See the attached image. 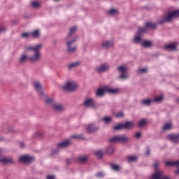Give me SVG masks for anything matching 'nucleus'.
Here are the masks:
<instances>
[{
    "instance_id": "nucleus-25",
    "label": "nucleus",
    "mask_w": 179,
    "mask_h": 179,
    "mask_svg": "<svg viewBox=\"0 0 179 179\" xmlns=\"http://www.w3.org/2000/svg\"><path fill=\"white\" fill-rule=\"evenodd\" d=\"M80 65V62H76L75 63H71L69 66V69H72V68H78Z\"/></svg>"
},
{
    "instance_id": "nucleus-24",
    "label": "nucleus",
    "mask_w": 179,
    "mask_h": 179,
    "mask_svg": "<svg viewBox=\"0 0 179 179\" xmlns=\"http://www.w3.org/2000/svg\"><path fill=\"white\" fill-rule=\"evenodd\" d=\"M32 37L34 38H38L40 37V30L36 29L31 33Z\"/></svg>"
},
{
    "instance_id": "nucleus-53",
    "label": "nucleus",
    "mask_w": 179,
    "mask_h": 179,
    "mask_svg": "<svg viewBox=\"0 0 179 179\" xmlns=\"http://www.w3.org/2000/svg\"><path fill=\"white\" fill-rule=\"evenodd\" d=\"M157 166H159V164H158L157 163H155V169H157Z\"/></svg>"
},
{
    "instance_id": "nucleus-49",
    "label": "nucleus",
    "mask_w": 179,
    "mask_h": 179,
    "mask_svg": "<svg viewBox=\"0 0 179 179\" xmlns=\"http://www.w3.org/2000/svg\"><path fill=\"white\" fill-rule=\"evenodd\" d=\"M47 179H55V176H48L47 177Z\"/></svg>"
},
{
    "instance_id": "nucleus-8",
    "label": "nucleus",
    "mask_w": 179,
    "mask_h": 179,
    "mask_svg": "<svg viewBox=\"0 0 179 179\" xmlns=\"http://www.w3.org/2000/svg\"><path fill=\"white\" fill-rule=\"evenodd\" d=\"M20 163H33L34 162V157L29 155H24L20 157Z\"/></svg>"
},
{
    "instance_id": "nucleus-13",
    "label": "nucleus",
    "mask_w": 179,
    "mask_h": 179,
    "mask_svg": "<svg viewBox=\"0 0 179 179\" xmlns=\"http://www.w3.org/2000/svg\"><path fill=\"white\" fill-rule=\"evenodd\" d=\"M34 87L35 90H36V92H38L41 94V96H44V93L41 92V84L38 81H35L34 83Z\"/></svg>"
},
{
    "instance_id": "nucleus-4",
    "label": "nucleus",
    "mask_w": 179,
    "mask_h": 179,
    "mask_svg": "<svg viewBox=\"0 0 179 179\" xmlns=\"http://www.w3.org/2000/svg\"><path fill=\"white\" fill-rule=\"evenodd\" d=\"M46 104H52V107L53 109L55 111H64V110H65V108L64 107V106L59 104V103H54V99L49 98L48 99H46L45 101Z\"/></svg>"
},
{
    "instance_id": "nucleus-19",
    "label": "nucleus",
    "mask_w": 179,
    "mask_h": 179,
    "mask_svg": "<svg viewBox=\"0 0 179 179\" xmlns=\"http://www.w3.org/2000/svg\"><path fill=\"white\" fill-rule=\"evenodd\" d=\"M122 125L123 129H131V128H134V122H126Z\"/></svg>"
},
{
    "instance_id": "nucleus-27",
    "label": "nucleus",
    "mask_w": 179,
    "mask_h": 179,
    "mask_svg": "<svg viewBox=\"0 0 179 179\" xmlns=\"http://www.w3.org/2000/svg\"><path fill=\"white\" fill-rule=\"evenodd\" d=\"M136 160H138V157H136V156L127 157L128 163H131V162H136Z\"/></svg>"
},
{
    "instance_id": "nucleus-9",
    "label": "nucleus",
    "mask_w": 179,
    "mask_h": 179,
    "mask_svg": "<svg viewBox=\"0 0 179 179\" xmlns=\"http://www.w3.org/2000/svg\"><path fill=\"white\" fill-rule=\"evenodd\" d=\"M0 163L2 164H13V159L9 157H2L0 155Z\"/></svg>"
},
{
    "instance_id": "nucleus-44",
    "label": "nucleus",
    "mask_w": 179,
    "mask_h": 179,
    "mask_svg": "<svg viewBox=\"0 0 179 179\" xmlns=\"http://www.w3.org/2000/svg\"><path fill=\"white\" fill-rule=\"evenodd\" d=\"M72 138H76L77 139H83V135L73 136Z\"/></svg>"
},
{
    "instance_id": "nucleus-16",
    "label": "nucleus",
    "mask_w": 179,
    "mask_h": 179,
    "mask_svg": "<svg viewBox=\"0 0 179 179\" xmlns=\"http://www.w3.org/2000/svg\"><path fill=\"white\" fill-rule=\"evenodd\" d=\"M87 129L88 134H93V132H96L99 129V127H94V124H89L87 126Z\"/></svg>"
},
{
    "instance_id": "nucleus-26",
    "label": "nucleus",
    "mask_w": 179,
    "mask_h": 179,
    "mask_svg": "<svg viewBox=\"0 0 179 179\" xmlns=\"http://www.w3.org/2000/svg\"><path fill=\"white\" fill-rule=\"evenodd\" d=\"M146 124H148V120L143 119V120H140V122H138V127H139V128H142V127H145V125H146Z\"/></svg>"
},
{
    "instance_id": "nucleus-30",
    "label": "nucleus",
    "mask_w": 179,
    "mask_h": 179,
    "mask_svg": "<svg viewBox=\"0 0 179 179\" xmlns=\"http://www.w3.org/2000/svg\"><path fill=\"white\" fill-rule=\"evenodd\" d=\"M171 127H173L171 123H166L164 125L163 129L164 131H167V129H171Z\"/></svg>"
},
{
    "instance_id": "nucleus-21",
    "label": "nucleus",
    "mask_w": 179,
    "mask_h": 179,
    "mask_svg": "<svg viewBox=\"0 0 179 179\" xmlns=\"http://www.w3.org/2000/svg\"><path fill=\"white\" fill-rule=\"evenodd\" d=\"M145 27L147 29H156V27H157V24L152 22H147L145 24Z\"/></svg>"
},
{
    "instance_id": "nucleus-50",
    "label": "nucleus",
    "mask_w": 179,
    "mask_h": 179,
    "mask_svg": "<svg viewBox=\"0 0 179 179\" xmlns=\"http://www.w3.org/2000/svg\"><path fill=\"white\" fill-rule=\"evenodd\" d=\"M20 148H24V143L23 142L20 143Z\"/></svg>"
},
{
    "instance_id": "nucleus-51",
    "label": "nucleus",
    "mask_w": 179,
    "mask_h": 179,
    "mask_svg": "<svg viewBox=\"0 0 179 179\" xmlns=\"http://www.w3.org/2000/svg\"><path fill=\"white\" fill-rule=\"evenodd\" d=\"M2 31H5L4 27H0V33H2Z\"/></svg>"
},
{
    "instance_id": "nucleus-23",
    "label": "nucleus",
    "mask_w": 179,
    "mask_h": 179,
    "mask_svg": "<svg viewBox=\"0 0 179 179\" xmlns=\"http://www.w3.org/2000/svg\"><path fill=\"white\" fill-rule=\"evenodd\" d=\"M163 96H155L154 99H152V103H160V101H163Z\"/></svg>"
},
{
    "instance_id": "nucleus-22",
    "label": "nucleus",
    "mask_w": 179,
    "mask_h": 179,
    "mask_svg": "<svg viewBox=\"0 0 179 179\" xmlns=\"http://www.w3.org/2000/svg\"><path fill=\"white\" fill-rule=\"evenodd\" d=\"M153 103L152 99H144L141 101L143 106H150Z\"/></svg>"
},
{
    "instance_id": "nucleus-47",
    "label": "nucleus",
    "mask_w": 179,
    "mask_h": 179,
    "mask_svg": "<svg viewBox=\"0 0 179 179\" xmlns=\"http://www.w3.org/2000/svg\"><path fill=\"white\" fill-rule=\"evenodd\" d=\"M141 136H142V134L140 132L136 133L135 135L136 138H141Z\"/></svg>"
},
{
    "instance_id": "nucleus-41",
    "label": "nucleus",
    "mask_w": 179,
    "mask_h": 179,
    "mask_svg": "<svg viewBox=\"0 0 179 179\" xmlns=\"http://www.w3.org/2000/svg\"><path fill=\"white\" fill-rule=\"evenodd\" d=\"M116 118H122L124 117L123 112H119L117 114L115 115Z\"/></svg>"
},
{
    "instance_id": "nucleus-5",
    "label": "nucleus",
    "mask_w": 179,
    "mask_h": 179,
    "mask_svg": "<svg viewBox=\"0 0 179 179\" xmlns=\"http://www.w3.org/2000/svg\"><path fill=\"white\" fill-rule=\"evenodd\" d=\"M63 89L68 92H74V90L78 89V85L75 81H69L63 86Z\"/></svg>"
},
{
    "instance_id": "nucleus-42",
    "label": "nucleus",
    "mask_w": 179,
    "mask_h": 179,
    "mask_svg": "<svg viewBox=\"0 0 179 179\" xmlns=\"http://www.w3.org/2000/svg\"><path fill=\"white\" fill-rule=\"evenodd\" d=\"M142 41V38H140V36H136L134 38V43H141Z\"/></svg>"
},
{
    "instance_id": "nucleus-12",
    "label": "nucleus",
    "mask_w": 179,
    "mask_h": 179,
    "mask_svg": "<svg viewBox=\"0 0 179 179\" xmlns=\"http://www.w3.org/2000/svg\"><path fill=\"white\" fill-rule=\"evenodd\" d=\"M168 139L171 141V142H173L174 143H177L179 141V134H169L167 136Z\"/></svg>"
},
{
    "instance_id": "nucleus-18",
    "label": "nucleus",
    "mask_w": 179,
    "mask_h": 179,
    "mask_svg": "<svg viewBox=\"0 0 179 179\" xmlns=\"http://www.w3.org/2000/svg\"><path fill=\"white\" fill-rule=\"evenodd\" d=\"M114 45V43L111 41H106L102 43L103 48H110V47H113Z\"/></svg>"
},
{
    "instance_id": "nucleus-45",
    "label": "nucleus",
    "mask_w": 179,
    "mask_h": 179,
    "mask_svg": "<svg viewBox=\"0 0 179 179\" xmlns=\"http://www.w3.org/2000/svg\"><path fill=\"white\" fill-rule=\"evenodd\" d=\"M138 72H141V73H143L145 72H148V69H140L138 70Z\"/></svg>"
},
{
    "instance_id": "nucleus-14",
    "label": "nucleus",
    "mask_w": 179,
    "mask_h": 179,
    "mask_svg": "<svg viewBox=\"0 0 179 179\" xmlns=\"http://www.w3.org/2000/svg\"><path fill=\"white\" fill-rule=\"evenodd\" d=\"M84 106H85V107H92V108H94V101L91 98L85 99L84 101Z\"/></svg>"
},
{
    "instance_id": "nucleus-31",
    "label": "nucleus",
    "mask_w": 179,
    "mask_h": 179,
    "mask_svg": "<svg viewBox=\"0 0 179 179\" xmlns=\"http://www.w3.org/2000/svg\"><path fill=\"white\" fill-rule=\"evenodd\" d=\"M87 161V157L86 156L78 157V162H80V163H86Z\"/></svg>"
},
{
    "instance_id": "nucleus-54",
    "label": "nucleus",
    "mask_w": 179,
    "mask_h": 179,
    "mask_svg": "<svg viewBox=\"0 0 179 179\" xmlns=\"http://www.w3.org/2000/svg\"><path fill=\"white\" fill-rule=\"evenodd\" d=\"M52 153H55V150H54V151L52 152Z\"/></svg>"
},
{
    "instance_id": "nucleus-29",
    "label": "nucleus",
    "mask_w": 179,
    "mask_h": 179,
    "mask_svg": "<svg viewBox=\"0 0 179 179\" xmlns=\"http://www.w3.org/2000/svg\"><path fill=\"white\" fill-rule=\"evenodd\" d=\"M110 166L112 170H113L114 171H120V169H121V167H120L118 164H113L110 165Z\"/></svg>"
},
{
    "instance_id": "nucleus-43",
    "label": "nucleus",
    "mask_w": 179,
    "mask_h": 179,
    "mask_svg": "<svg viewBox=\"0 0 179 179\" xmlns=\"http://www.w3.org/2000/svg\"><path fill=\"white\" fill-rule=\"evenodd\" d=\"M145 31H146V29H145V28H139L138 29V33H145Z\"/></svg>"
},
{
    "instance_id": "nucleus-11",
    "label": "nucleus",
    "mask_w": 179,
    "mask_h": 179,
    "mask_svg": "<svg viewBox=\"0 0 179 179\" xmlns=\"http://www.w3.org/2000/svg\"><path fill=\"white\" fill-rule=\"evenodd\" d=\"M109 68L110 66H108V64H102L101 66L96 67V70L98 73H103V72L108 71Z\"/></svg>"
},
{
    "instance_id": "nucleus-35",
    "label": "nucleus",
    "mask_w": 179,
    "mask_h": 179,
    "mask_svg": "<svg viewBox=\"0 0 179 179\" xmlns=\"http://www.w3.org/2000/svg\"><path fill=\"white\" fill-rule=\"evenodd\" d=\"M95 156H97L98 157H103V151H101V150H99L95 152Z\"/></svg>"
},
{
    "instance_id": "nucleus-38",
    "label": "nucleus",
    "mask_w": 179,
    "mask_h": 179,
    "mask_svg": "<svg viewBox=\"0 0 179 179\" xmlns=\"http://www.w3.org/2000/svg\"><path fill=\"white\" fill-rule=\"evenodd\" d=\"M33 8H40V2L38 1H34L32 2Z\"/></svg>"
},
{
    "instance_id": "nucleus-36",
    "label": "nucleus",
    "mask_w": 179,
    "mask_h": 179,
    "mask_svg": "<svg viewBox=\"0 0 179 179\" xmlns=\"http://www.w3.org/2000/svg\"><path fill=\"white\" fill-rule=\"evenodd\" d=\"M97 178H103L104 177V172H98L96 175Z\"/></svg>"
},
{
    "instance_id": "nucleus-33",
    "label": "nucleus",
    "mask_w": 179,
    "mask_h": 179,
    "mask_svg": "<svg viewBox=\"0 0 179 179\" xmlns=\"http://www.w3.org/2000/svg\"><path fill=\"white\" fill-rule=\"evenodd\" d=\"M114 131H120V129H124V126L122 124L113 127Z\"/></svg>"
},
{
    "instance_id": "nucleus-10",
    "label": "nucleus",
    "mask_w": 179,
    "mask_h": 179,
    "mask_svg": "<svg viewBox=\"0 0 179 179\" xmlns=\"http://www.w3.org/2000/svg\"><path fill=\"white\" fill-rule=\"evenodd\" d=\"M75 41H76V39H73L66 43L68 52H73L75 50H76V46H73L72 48V45L73 44V43H75Z\"/></svg>"
},
{
    "instance_id": "nucleus-28",
    "label": "nucleus",
    "mask_w": 179,
    "mask_h": 179,
    "mask_svg": "<svg viewBox=\"0 0 179 179\" xmlns=\"http://www.w3.org/2000/svg\"><path fill=\"white\" fill-rule=\"evenodd\" d=\"M76 33V27H73L71 28L70 31L68 34L67 38H69L72 34H75Z\"/></svg>"
},
{
    "instance_id": "nucleus-15",
    "label": "nucleus",
    "mask_w": 179,
    "mask_h": 179,
    "mask_svg": "<svg viewBox=\"0 0 179 179\" xmlns=\"http://www.w3.org/2000/svg\"><path fill=\"white\" fill-rule=\"evenodd\" d=\"M166 166H176L178 170L176 171V174H179V161L171 162L169 161L165 162Z\"/></svg>"
},
{
    "instance_id": "nucleus-39",
    "label": "nucleus",
    "mask_w": 179,
    "mask_h": 179,
    "mask_svg": "<svg viewBox=\"0 0 179 179\" xmlns=\"http://www.w3.org/2000/svg\"><path fill=\"white\" fill-rule=\"evenodd\" d=\"M22 37H23V38H27V37H30V32H24L22 34Z\"/></svg>"
},
{
    "instance_id": "nucleus-46",
    "label": "nucleus",
    "mask_w": 179,
    "mask_h": 179,
    "mask_svg": "<svg viewBox=\"0 0 179 179\" xmlns=\"http://www.w3.org/2000/svg\"><path fill=\"white\" fill-rule=\"evenodd\" d=\"M146 156H149L150 155V149L148 147L146 152H145Z\"/></svg>"
},
{
    "instance_id": "nucleus-34",
    "label": "nucleus",
    "mask_w": 179,
    "mask_h": 179,
    "mask_svg": "<svg viewBox=\"0 0 179 179\" xmlns=\"http://www.w3.org/2000/svg\"><path fill=\"white\" fill-rule=\"evenodd\" d=\"M114 152V148L113 147H108L106 149V153H108V155H112V153Z\"/></svg>"
},
{
    "instance_id": "nucleus-40",
    "label": "nucleus",
    "mask_w": 179,
    "mask_h": 179,
    "mask_svg": "<svg viewBox=\"0 0 179 179\" xmlns=\"http://www.w3.org/2000/svg\"><path fill=\"white\" fill-rule=\"evenodd\" d=\"M103 120L104 121V122H106V124H108V122H111V117H104L103 119Z\"/></svg>"
},
{
    "instance_id": "nucleus-20",
    "label": "nucleus",
    "mask_w": 179,
    "mask_h": 179,
    "mask_svg": "<svg viewBox=\"0 0 179 179\" xmlns=\"http://www.w3.org/2000/svg\"><path fill=\"white\" fill-rule=\"evenodd\" d=\"M71 145V140H67L57 144L58 148H68Z\"/></svg>"
},
{
    "instance_id": "nucleus-55",
    "label": "nucleus",
    "mask_w": 179,
    "mask_h": 179,
    "mask_svg": "<svg viewBox=\"0 0 179 179\" xmlns=\"http://www.w3.org/2000/svg\"><path fill=\"white\" fill-rule=\"evenodd\" d=\"M55 1H58V0H55Z\"/></svg>"
},
{
    "instance_id": "nucleus-52",
    "label": "nucleus",
    "mask_w": 179,
    "mask_h": 179,
    "mask_svg": "<svg viewBox=\"0 0 179 179\" xmlns=\"http://www.w3.org/2000/svg\"><path fill=\"white\" fill-rule=\"evenodd\" d=\"M66 163H67V164H71V159H66Z\"/></svg>"
},
{
    "instance_id": "nucleus-48",
    "label": "nucleus",
    "mask_w": 179,
    "mask_h": 179,
    "mask_svg": "<svg viewBox=\"0 0 179 179\" xmlns=\"http://www.w3.org/2000/svg\"><path fill=\"white\" fill-rule=\"evenodd\" d=\"M36 135V136H38V138H41V136H43V134H41V132H37Z\"/></svg>"
},
{
    "instance_id": "nucleus-37",
    "label": "nucleus",
    "mask_w": 179,
    "mask_h": 179,
    "mask_svg": "<svg viewBox=\"0 0 179 179\" xmlns=\"http://www.w3.org/2000/svg\"><path fill=\"white\" fill-rule=\"evenodd\" d=\"M108 13H109V15H114L115 13H118V10L115 9H110L108 11Z\"/></svg>"
},
{
    "instance_id": "nucleus-17",
    "label": "nucleus",
    "mask_w": 179,
    "mask_h": 179,
    "mask_svg": "<svg viewBox=\"0 0 179 179\" xmlns=\"http://www.w3.org/2000/svg\"><path fill=\"white\" fill-rule=\"evenodd\" d=\"M177 47V44L176 43H171L169 45L164 46V50L166 51H174L176 50V48Z\"/></svg>"
},
{
    "instance_id": "nucleus-3",
    "label": "nucleus",
    "mask_w": 179,
    "mask_h": 179,
    "mask_svg": "<svg viewBox=\"0 0 179 179\" xmlns=\"http://www.w3.org/2000/svg\"><path fill=\"white\" fill-rule=\"evenodd\" d=\"M106 92H108V93H111L112 94H115L118 93V89H113V88H99L96 91V96L99 97H101L102 96H104V93Z\"/></svg>"
},
{
    "instance_id": "nucleus-6",
    "label": "nucleus",
    "mask_w": 179,
    "mask_h": 179,
    "mask_svg": "<svg viewBox=\"0 0 179 179\" xmlns=\"http://www.w3.org/2000/svg\"><path fill=\"white\" fill-rule=\"evenodd\" d=\"M117 70L121 73V75L118 76V79H128V68L124 66H120L117 68Z\"/></svg>"
},
{
    "instance_id": "nucleus-1",
    "label": "nucleus",
    "mask_w": 179,
    "mask_h": 179,
    "mask_svg": "<svg viewBox=\"0 0 179 179\" xmlns=\"http://www.w3.org/2000/svg\"><path fill=\"white\" fill-rule=\"evenodd\" d=\"M43 48V44L40 43L34 46H29L27 48V51H31L32 55L29 56L24 55L20 58V63L24 64L28 59L31 62H38L41 59V49Z\"/></svg>"
},
{
    "instance_id": "nucleus-7",
    "label": "nucleus",
    "mask_w": 179,
    "mask_h": 179,
    "mask_svg": "<svg viewBox=\"0 0 179 179\" xmlns=\"http://www.w3.org/2000/svg\"><path fill=\"white\" fill-rule=\"evenodd\" d=\"M110 142L112 143H116L117 142H128V138L124 136H115L110 139Z\"/></svg>"
},
{
    "instance_id": "nucleus-32",
    "label": "nucleus",
    "mask_w": 179,
    "mask_h": 179,
    "mask_svg": "<svg viewBox=\"0 0 179 179\" xmlns=\"http://www.w3.org/2000/svg\"><path fill=\"white\" fill-rule=\"evenodd\" d=\"M142 45L143 47H152V41H146L143 43Z\"/></svg>"
},
{
    "instance_id": "nucleus-2",
    "label": "nucleus",
    "mask_w": 179,
    "mask_h": 179,
    "mask_svg": "<svg viewBox=\"0 0 179 179\" xmlns=\"http://www.w3.org/2000/svg\"><path fill=\"white\" fill-rule=\"evenodd\" d=\"M175 17H179V10H176L171 13H168L164 20L159 21L160 24H163L164 22H171Z\"/></svg>"
}]
</instances>
